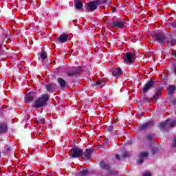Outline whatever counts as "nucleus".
I'll return each mask as SVG.
<instances>
[{
  "instance_id": "obj_1",
  "label": "nucleus",
  "mask_w": 176,
  "mask_h": 176,
  "mask_svg": "<svg viewBox=\"0 0 176 176\" xmlns=\"http://www.w3.org/2000/svg\"><path fill=\"white\" fill-rule=\"evenodd\" d=\"M47 101H49V96L47 95H43L41 98L36 100L34 108H42V107H45L47 104Z\"/></svg>"
},
{
  "instance_id": "obj_2",
  "label": "nucleus",
  "mask_w": 176,
  "mask_h": 176,
  "mask_svg": "<svg viewBox=\"0 0 176 176\" xmlns=\"http://www.w3.org/2000/svg\"><path fill=\"white\" fill-rule=\"evenodd\" d=\"M105 3V0H96L93 1L87 4L88 10L90 12H94L96 9H97V6H100V5H102Z\"/></svg>"
},
{
  "instance_id": "obj_3",
  "label": "nucleus",
  "mask_w": 176,
  "mask_h": 176,
  "mask_svg": "<svg viewBox=\"0 0 176 176\" xmlns=\"http://www.w3.org/2000/svg\"><path fill=\"white\" fill-rule=\"evenodd\" d=\"M123 60L125 64H131L133 61H135V55L133 52H129L124 55Z\"/></svg>"
},
{
  "instance_id": "obj_4",
  "label": "nucleus",
  "mask_w": 176,
  "mask_h": 176,
  "mask_svg": "<svg viewBox=\"0 0 176 176\" xmlns=\"http://www.w3.org/2000/svg\"><path fill=\"white\" fill-rule=\"evenodd\" d=\"M82 155H83V150L77 147H74L73 148L71 149V156L72 159L80 157Z\"/></svg>"
},
{
  "instance_id": "obj_5",
  "label": "nucleus",
  "mask_w": 176,
  "mask_h": 176,
  "mask_svg": "<svg viewBox=\"0 0 176 176\" xmlns=\"http://www.w3.org/2000/svg\"><path fill=\"white\" fill-rule=\"evenodd\" d=\"M155 39L158 43L162 45V46H164L166 45V42H167V38H166V36L158 33L155 35Z\"/></svg>"
},
{
  "instance_id": "obj_6",
  "label": "nucleus",
  "mask_w": 176,
  "mask_h": 176,
  "mask_svg": "<svg viewBox=\"0 0 176 176\" xmlns=\"http://www.w3.org/2000/svg\"><path fill=\"white\" fill-rule=\"evenodd\" d=\"M149 156V151H142L139 153L138 157L139 160H138V164H142L144 163V160L146 159Z\"/></svg>"
},
{
  "instance_id": "obj_7",
  "label": "nucleus",
  "mask_w": 176,
  "mask_h": 176,
  "mask_svg": "<svg viewBox=\"0 0 176 176\" xmlns=\"http://www.w3.org/2000/svg\"><path fill=\"white\" fill-rule=\"evenodd\" d=\"M82 71H83V67L79 66L78 67H76L75 69H73L71 72H67V75L69 77L76 76V75H79V74H80Z\"/></svg>"
},
{
  "instance_id": "obj_8",
  "label": "nucleus",
  "mask_w": 176,
  "mask_h": 176,
  "mask_svg": "<svg viewBox=\"0 0 176 176\" xmlns=\"http://www.w3.org/2000/svg\"><path fill=\"white\" fill-rule=\"evenodd\" d=\"M155 85H156L155 81H153V80L148 81L146 84H145V85L144 86L143 92L146 93L148 90H151L152 87H155Z\"/></svg>"
},
{
  "instance_id": "obj_9",
  "label": "nucleus",
  "mask_w": 176,
  "mask_h": 176,
  "mask_svg": "<svg viewBox=\"0 0 176 176\" xmlns=\"http://www.w3.org/2000/svg\"><path fill=\"white\" fill-rule=\"evenodd\" d=\"M111 25L113 28L122 30V28H124V21H114L111 23Z\"/></svg>"
},
{
  "instance_id": "obj_10",
  "label": "nucleus",
  "mask_w": 176,
  "mask_h": 176,
  "mask_svg": "<svg viewBox=\"0 0 176 176\" xmlns=\"http://www.w3.org/2000/svg\"><path fill=\"white\" fill-rule=\"evenodd\" d=\"M34 101V92H30L25 96V102L30 104Z\"/></svg>"
},
{
  "instance_id": "obj_11",
  "label": "nucleus",
  "mask_w": 176,
  "mask_h": 176,
  "mask_svg": "<svg viewBox=\"0 0 176 176\" xmlns=\"http://www.w3.org/2000/svg\"><path fill=\"white\" fill-rule=\"evenodd\" d=\"M68 38H69V36L68 34H61L58 38V41L60 43H65V42H67V41H68Z\"/></svg>"
},
{
  "instance_id": "obj_12",
  "label": "nucleus",
  "mask_w": 176,
  "mask_h": 176,
  "mask_svg": "<svg viewBox=\"0 0 176 176\" xmlns=\"http://www.w3.org/2000/svg\"><path fill=\"white\" fill-rule=\"evenodd\" d=\"M153 126V122L152 121L144 123L140 126V130H147V129H151Z\"/></svg>"
},
{
  "instance_id": "obj_13",
  "label": "nucleus",
  "mask_w": 176,
  "mask_h": 176,
  "mask_svg": "<svg viewBox=\"0 0 176 176\" xmlns=\"http://www.w3.org/2000/svg\"><path fill=\"white\" fill-rule=\"evenodd\" d=\"M123 72H122V69L117 67L113 69L112 75L113 76H120Z\"/></svg>"
},
{
  "instance_id": "obj_14",
  "label": "nucleus",
  "mask_w": 176,
  "mask_h": 176,
  "mask_svg": "<svg viewBox=\"0 0 176 176\" xmlns=\"http://www.w3.org/2000/svg\"><path fill=\"white\" fill-rule=\"evenodd\" d=\"M92 175L91 170L89 169H82L80 172L79 176H90Z\"/></svg>"
},
{
  "instance_id": "obj_15",
  "label": "nucleus",
  "mask_w": 176,
  "mask_h": 176,
  "mask_svg": "<svg viewBox=\"0 0 176 176\" xmlns=\"http://www.w3.org/2000/svg\"><path fill=\"white\" fill-rule=\"evenodd\" d=\"M92 153H93V149L87 148L86 150V153L84 155V159H85V160H89V159H90Z\"/></svg>"
},
{
  "instance_id": "obj_16",
  "label": "nucleus",
  "mask_w": 176,
  "mask_h": 176,
  "mask_svg": "<svg viewBox=\"0 0 176 176\" xmlns=\"http://www.w3.org/2000/svg\"><path fill=\"white\" fill-rule=\"evenodd\" d=\"M58 82L62 89L67 87V82H65V80H64L63 78H58Z\"/></svg>"
},
{
  "instance_id": "obj_17",
  "label": "nucleus",
  "mask_w": 176,
  "mask_h": 176,
  "mask_svg": "<svg viewBox=\"0 0 176 176\" xmlns=\"http://www.w3.org/2000/svg\"><path fill=\"white\" fill-rule=\"evenodd\" d=\"M100 168H102L103 170H109L111 168V166L104 161L100 162Z\"/></svg>"
},
{
  "instance_id": "obj_18",
  "label": "nucleus",
  "mask_w": 176,
  "mask_h": 176,
  "mask_svg": "<svg viewBox=\"0 0 176 176\" xmlns=\"http://www.w3.org/2000/svg\"><path fill=\"white\" fill-rule=\"evenodd\" d=\"M176 125V120H167L166 127H174Z\"/></svg>"
},
{
  "instance_id": "obj_19",
  "label": "nucleus",
  "mask_w": 176,
  "mask_h": 176,
  "mask_svg": "<svg viewBox=\"0 0 176 176\" xmlns=\"http://www.w3.org/2000/svg\"><path fill=\"white\" fill-rule=\"evenodd\" d=\"M8 131V125L6 124H0V133H6Z\"/></svg>"
},
{
  "instance_id": "obj_20",
  "label": "nucleus",
  "mask_w": 176,
  "mask_h": 176,
  "mask_svg": "<svg viewBox=\"0 0 176 176\" xmlns=\"http://www.w3.org/2000/svg\"><path fill=\"white\" fill-rule=\"evenodd\" d=\"M74 6H75L76 9L79 10V9H82L83 4H82V2H80V1L76 0L74 1Z\"/></svg>"
},
{
  "instance_id": "obj_21",
  "label": "nucleus",
  "mask_w": 176,
  "mask_h": 176,
  "mask_svg": "<svg viewBox=\"0 0 176 176\" xmlns=\"http://www.w3.org/2000/svg\"><path fill=\"white\" fill-rule=\"evenodd\" d=\"M167 90H168V94H173V93L175 91V85H170L168 87Z\"/></svg>"
},
{
  "instance_id": "obj_22",
  "label": "nucleus",
  "mask_w": 176,
  "mask_h": 176,
  "mask_svg": "<svg viewBox=\"0 0 176 176\" xmlns=\"http://www.w3.org/2000/svg\"><path fill=\"white\" fill-rule=\"evenodd\" d=\"M96 85L99 86L100 87V89H102V87H104V86H105V81H104L102 80H99L97 81Z\"/></svg>"
},
{
  "instance_id": "obj_23",
  "label": "nucleus",
  "mask_w": 176,
  "mask_h": 176,
  "mask_svg": "<svg viewBox=\"0 0 176 176\" xmlns=\"http://www.w3.org/2000/svg\"><path fill=\"white\" fill-rule=\"evenodd\" d=\"M41 60H46L47 58V54L45 52H43L41 54Z\"/></svg>"
},
{
  "instance_id": "obj_24",
  "label": "nucleus",
  "mask_w": 176,
  "mask_h": 176,
  "mask_svg": "<svg viewBox=\"0 0 176 176\" xmlns=\"http://www.w3.org/2000/svg\"><path fill=\"white\" fill-rule=\"evenodd\" d=\"M37 122L40 124H45V118H41V117H38V118L37 119Z\"/></svg>"
},
{
  "instance_id": "obj_25",
  "label": "nucleus",
  "mask_w": 176,
  "mask_h": 176,
  "mask_svg": "<svg viewBox=\"0 0 176 176\" xmlns=\"http://www.w3.org/2000/svg\"><path fill=\"white\" fill-rule=\"evenodd\" d=\"M160 127L161 129H164L165 127H167V121L161 122V123L160 124Z\"/></svg>"
},
{
  "instance_id": "obj_26",
  "label": "nucleus",
  "mask_w": 176,
  "mask_h": 176,
  "mask_svg": "<svg viewBox=\"0 0 176 176\" xmlns=\"http://www.w3.org/2000/svg\"><path fill=\"white\" fill-rule=\"evenodd\" d=\"M110 175H118L119 172H118V170H110L109 171Z\"/></svg>"
},
{
  "instance_id": "obj_27",
  "label": "nucleus",
  "mask_w": 176,
  "mask_h": 176,
  "mask_svg": "<svg viewBox=\"0 0 176 176\" xmlns=\"http://www.w3.org/2000/svg\"><path fill=\"white\" fill-rule=\"evenodd\" d=\"M46 89L47 91H53V87L50 84L46 86Z\"/></svg>"
},
{
  "instance_id": "obj_28",
  "label": "nucleus",
  "mask_w": 176,
  "mask_h": 176,
  "mask_svg": "<svg viewBox=\"0 0 176 176\" xmlns=\"http://www.w3.org/2000/svg\"><path fill=\"white\" fill-rule=\"evenodd\" d=\"M147 140H148V141H153V135H148L146 136Z\"/></svg>"
},
{
  "instance_id": "obj_29",
  "label": "nucleus",
  "mask_w": 176,
  "mask_h": 176,
  "mask_svg": "<svg viewBox=\"0 0 176 176\" xmlns=\"http://www.w3.org/2000/svg\"><path fill=\"white\" fill-rule=\"evenodd\" d=\"M144 102H151V98H148V97H145L143 99Z\"/></svg>"
},
{
  "instance_id": "obj_30",
  "label": "nucleus",
  "mask_w": 176,
  "mask_h": 176,
  "mask_svg": "<svg viewBox=\"0 0 176 176\" xmlns=\"http://www.w3.org/2000/svg\"><path fill=\"white\" fill-rule=\"evenodd\" d=\"M143 176H152V173L151 172H146Z\"/></svg>"
},
{
  "instance_id": "obj_31",
  "label": "nucleus",
  "mask_w": 176,
  "mask_h": 176,
  "mask_svg": "<svg viewBox=\"0 0 176 176\" xmlns=\"http://www.w3.org/2000/svg\"><path fill=\"white\" fill-rule=\"evenodd\" d=\"M153 98H154V100H158V98H159V95H157V94H155V95L153 96Z\"/></svg>"
},
{
  "instance_id": "obj_32",
  "label": "nucleus",
  "mask_w": 176,
  "mask_h": 176,
  "mask_svg": "<svg viewBox=\"0 0 176 176\" xmlns=\"http://www.w3.org/2000/svg\"><path fill=\"white\" fill-rule=\"evenodd\" d=\"M172 45H176V38L172 40Z\"/></svg>"
},
{
  "instance_id": "obj_33",
  "label": "nucleus",
  "mask_w": 176,
  "mask_h": 176,
  "mask_svg": "<svg viewBox=\"0 0 176 176\" xmlns=\"http://www.w3.org/2000/svg\"><path fill=\"white\" fill-rule=\"evenodd\" d=\"M115 156H116V159H117L118 160H119V159H120L119 155L116 154Z\"/></svg>"
},
{
  "instance_id": "obj_34",
  "label": "nucleus",
  "mask_w": 176,
  "mask_h": 176,
  "mask_svg": "<svg viewBox=\"0 0 176 176\" xmlns=\"http://www.w3.org/2000/svg\"><path fill=\"white\" fill-rule=\"evenodd\" d=\"M45 176H53V174H52V173H50L48 175H46Z\"/></svg>"
},
{
  "instance_id": "obj_35",
  "label": "nucleus",
  "mask_w": 176,
  "mask_h": 176,
  "mask_svg": "<svg viewBox=\"0 0 176 176\" xmlns=\"http://www.w3.org/2000/svg\"><path fill=\"white\" fill-rule=\"evenodd\" d=\"M1 47H2V44H1V41H0V50H1ZM1 54V51H0V54Z\"/></svg>"
},
{
  "instance_id": "obj_36",
  "label": "nucleus",
  "mask_w": 176,
  "mask_h": 176,
  "mask_svg": "<svg viewBox=\"0 0 176 176\" xmlns=\"http://www.w3.org/2000/svg\"><path fill=\"white\" fill-rule=\"evenodd\" d=\"M108 130H112V126H109V127L108 128Z\"/></svg>"
},
{
  "instance_id": "obj_37",
  "label": "nucleus",
  "mask_w": 176,
  "mask_h": 176,
  "mask_svg": "<svg viewBox=\"0 0 176 176\" xmlns=\"http://www.w3.org/2000/svg\"><path fill=\"white\" fill-rule=\"evenodd\" d=\"M159 94H160V96L162 95V92H160V91H158Z\"/></svg>"
},
{
  "instance_id": "obj_38",
  "label": "nucleus",
  "mask_w": 176,
  "mask_h": 176,
  "mask_svg": "<svg viewBox=\"0 0 176 176\" xmlns=\"http://www.w3.org/2000/svg\"><path fill=\"white\" fill-rule=\"evenodd\" d=\"M29 176H32V175H29Z\"/></svg>"
}]
</instances>
